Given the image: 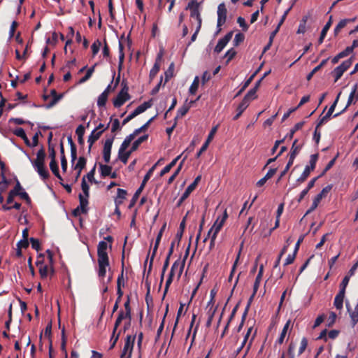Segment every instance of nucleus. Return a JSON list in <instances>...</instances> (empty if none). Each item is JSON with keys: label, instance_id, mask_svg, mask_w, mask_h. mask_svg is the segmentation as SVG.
<instances>
[{"label": "nucleus", "instance_id": "1", "mask_svg": "<svg viewBox=\"0 0 358 358\" xmlns=\"http://www.w3.org/2000/svg\"><path fill=\"white\" fill-rule=\"evenodd\" d=\"M46 153L43 147H42L36 153V158L31 160L32 166L38 173L41 178L45 180L49 178L50 173L45 165Z\"/></svg>", "mask_w": 358, "mask_h": 358}, {"label": "nucleus", "instance_id": "2", "mask_svg": "<svg viewBox=\"0 0 358 358\" xmlns=\"http://www.w3.org/2000/svg\"><path fill=\"white\" fill-rule=\"evenodd\" d=\"M122 85H123L122 90L113 101V106L115 108L121 107L127 101L129 100L131 98L129 94L128 93L129 87L127 84L122 81Z\"/></svg>", "mask_w": 358, "mask_h": 358}, {"label": "nucleus", "instance_id": "3", "mask_svg": "<svg viewBox=\"0 0 358 358\" xmlns=\"http://www.w3.org/2000/svg\"><path fill=\"white\" fill-rule=\"evenodd\" d=\"M217 31L215 34H218L222 31V26L226 22L227 10L224 3H221L217 7Z\"/></svg>", "mask_w": 358, "mask_h": 358}, {"label": "nucleus", "instance_id": "4", "mask_svg": "<svg viewBox=\"0 0 358 358\" xmlns=\"http://www.w3.org/2000/svg\"><path fill=\"white\" fill-rule=\"evenodd\" d=\"M186 10H190V17L196 20L197 26H201L202 19L199 12V3L195 0H192L187 6Z\"/></svg>", "mask_w": 358, "mask_h": 358}, {"label": "nucleus", "instance_id": "5", "mask_svg": "<svg viewBox=\"0 0 358 358\" xmlns=\"http://www.w3.org/2000/svg\"><path fill=\"white\" fill-rule=\"evenodd\" d=\"M136 340V335H127L125 339L124 345L123 348V350L121 353L120 358H124V357H129V358L131 357V354L133 351V348L134 345V342Z\"/></svg>", "mask_w": 358, "mask_h": 358}, {"label": "nucleus", "instance_id": "6", "mask_svg": "<svg viewBox=\"0 0 358 358\" xmlns=\"http://www.w3.org/2000/svg\"><path fill=\"white\" fill-rule=\"evenodd\" d=\"M331 189H332L331 185H329L326 186L325 187H324L322 189V191L318 194H317L315 196V197L314 198L312 205H311L310 208L306 212V214H308V213H311L312 211H313L314 210H315L317 208V207L318 206L320 201L324 197L326 196V195L331 191Z\"/></svg>", "mask_w": 358, "mask_h": 358}, {"label": "nucleus", "instance_id": "7", "mask_svg": "<svg viewBox=\"0 0 358 358\" xmlns=\"http://www.w3.org/2000/svg\"><path fill=\"white\" fill-rule=\"evenodd\" d=\"M228 217V214L227 212V210L224 211L223 215L222 217H218L216 221L215 222L213 227L210 229V230L208 232V235L210 236V234H215V236H217L218 233L222 228L226 220Z\"/></svg>", "mask_w": 358, "mask_h": 358}, {"label": "nucleus", "instance_id": "8", "mask_svg": "<svg viewBox=\"0 0 358 358\" xmlns=\"http://www.w3.org/2000/svg\"><path fill=\"white\" fill-rule=\"evenodd\" d=\"M115 139V136L108 138L104 143L103 149V158L106 163H109L110 160V153L112 145Z\"/></svg>", "mask_w": 358, "mask_h": 358}, {"label": "nucleus", "instance_id": "9", "mask_svg": "<svg viewBox=\"0 0 358 358\" xmlns=\"http://www.w3.org/2000/svg\"><path fill=\"white\" fill-rule=\"evenodd\" d=\"M165 228H166V224H164L162 227V228L160 229V230H159V233L157 234V236L156 238L155 243V245H154V248H153V250H152V256H151V258H150V261L148 273H150L151 271L152 266V262H153L154 258L155 257V255L157 253V249H158L159 245L160 243V241H161V239H162V235H163V233H164V231Z\"/></svg>", "mask_w": 358, "mask_h": 358}, {"label": "nucleus", "instance_id": "10", "mask_svg": "<svg viewBox=\"0 0 358 358\" xmlns=\"http://www.w3.org/2000/svg\"><path fill=\"white\" fill-rule=\"evenodd\" d=\"M350 62H343L339 66L336 67L333 71L335 79L334 82H337L343 76L345 71L350 68Z\"/></svg>", "mask_w": 358, "mask_h": 358}, {"label": "nucleus", "instance_id": "11", "mask_svg": "<svg viewBox=\"0 0 358 358\" xmlns=\"http://www.w3.org/2000/svg\"><path fill=\"white\" fill-rule=\"evenodd\" d=\"M108 244L106 242L101 241L97 246L98 259H109L107 253Z\"/></svg>", "mask_w": 358, "mask_h": 358}, {"label": "nucleus", "instance_id": "12", "mask_svg": "<svg viewBox=\"0 0 358 358\" xmlns=\"http://www.w3.org/2000/svg\"><path fill=\"white\" fill-rule=\"evenodd\" d=\"M184 267L185 260H180L178 259L173 264L169 273H172L174 275L175 273L178 272V278H180L182 273Z\"/></svg>", "mask_w": 358, "mask_h": 358}, {"label": "nucleus", "instance_id": "13", "mask_svg": "<svg viewBox=\"0 0 358 358\" xmlns=\"http://www.w3.org/2000/svg\"><path fill=\"white\" fill-rule=\"evenodd\" d=\"M357 87H358L357 84H355L354 85L353 89H352V92H350V94L349 95L348 100V102H347V104H346L345 107L341 112L334 114L333 115L334 117H338L339 115H341V114L345 113L346 111V110L348 109V108L352 103H355V101H354V98H355V96L356 94V91H357Z\"/></svg>", "mask_w": 358, "mask_h": 358}, {"label": "nucleus", "instance_id": "14", "mask_svg": "<svg viewBox=\"0 0 358 358\" xmlns=\"http://www.w3.org/2000/svg\"><path fill=\"white\" fill-rule=\"evenodd\" d=\"M109 125L110 122L106 125V128L103 130H101L99 131H96V129H94L88 137L87 142L89 143V144L93 145V144L101 137L103 132L108 129Z\"/></svg>", "mask_w": 358, "mask_h": 358}, {"label": "nucleus", "instance_id": "15", "mask_svg": "<svg viewBox=\"0 0 358 358\" xmlns=\"http://www.w3.org/2000/svg\"><path fill=\"white\" fill-rule=\"evenodd\" d=\"M99 272L98 275L103 278L106 273V268L109 266V259H98Z\"/></svg>", "mask_w": 358, "mask_h": 358}, {"label": "nucleus", "instance_id": "16", "mask_svg": "<svg viewBox=\"0 0 358 358\" xmlns=\"http://www.w3.org/2000/svg\"><path fill=\"white\" fill-rule=\"evenodd\" d=\"M152 100L150 99L148 101H145L143 103L138 106L133 112L136 115V116L138 115L139 114L145 112L147 109L150 108L152 106Z\"/></svg>", "mask_w": 358, "mask_h": 358}, {"label": "nucleus", "instance_id": "17", "mask_svg": "<svg viewBox=\"0 0 358 358\" xmlns=\"http://www.w3.org/2000/svg\"><path fill=\"white\" fill-rule=\"evenodd\" d=\"M50 95L52 96V101L47 105V108H50L54 106L63 97V94H58L55 90L50 91Z\"/></svg>", "mask_w": 358, "mask_h": 358}, {"label": "nucleus", "instance_id": "18", "mask_svg": "<svg viewBox=\"0 0 358 358\" xmlns=\"http://www.w3.org/2000/svg\"><path fill=\"white\" fill-rule=\"evenodd\" d=\"M248 106L249 103H248L246 100H242L236 108L237 113L234 117L233 120H238L241 117L242 113L244 112V110L248 107Z\"/></svg>", "mask_w": 358, "mask_h": 358}, {"label": "nucleus", "instance_id": "19", "mask_svg": "<svg viewBox=\"0 0 358 358\" xmlns=\"http://www.w3.org/2000/svg\"><path fill=\"white\" fill-rule=\"evenodd\" d=\"M161 58H162V55H159L157 56V58L156 59L155 64L153 65L152 68L151 69V70L150 71L149 76H150V79L151 80L157 76V74L159 71L160 65H159V61L161 60Z\"/></svg>", "mask_w": 358, "mask_h": 358}, {"label": "nucleus", "instance_id": "20", "mask_svg": "<svg viewBox=\"0 0 358 358\" xmlns=\"http://www.w3.org/2000/svg\"><path fill=\"white\" fill-rule=\"evenodd\" d=\"M298 139H295L292 143V148H291V152L289 153V157L290 159L294 160L296 155L299 152L300 150L301 149L302 145H298Z\"/></svg>", "mask_w": 358, "mask_h": 358}, {"label": "nucleus", "instance_id": "21", "mask_svg": "<svg viewBox=\"0 0 358 358\" xmlns=\"http://www.w3.org/2000/svg\"><path fill=\"white\" fill-rule=\"evenodd\" d=\"M334 106H331L329 107L328 111H327L326 115L320 119V120L317 122V127H320L322 124L326 123L330 119L331 116L332 115V114L336 108Z\"/></svg>", "mask_w": 358, "mask_h": 358}, {"label": "nucleus", "instance_id": "22", "mask_svg": "<svg viewBox=\"0 0 358 358\" xmlns=\"http://www.w3.org/2000/svg\"><path fill=\"white\" fill-rule=\"evenodd\" d=\"M345 294V293L338 292V293L336 295L334 298V305L338 310L343 308Z\"/></svg>", "mask_w": 358, "mask_h": 358}, {"label": "nucleus", "instance_id": "23", "mask_svg": "<svg viewBox=\"0 0 358 358\" xmlns=\"http://www.w3.org/2000/svg\"><path fill=\"white\" fill-rule=\"evenodd\" d=\"M78 197H79L80 205L78 206V208H80V210H81L83 214H86L88 210V208H87V205L89 203L88 199L85 198L81 194H79Z\"/></svg>", "mask_w": 358, "mask_h": 358}, {"label": "nucleus", "instance_id": "24", "mask_svg": "<svg viewBox=\"0 0 358 358\" xmlns=\"http://www.w3.org/2000/svg\"><path fill=\"white\" fill-rule=\"evenodd\" d=\"M310 15H306L303 16L301 20L300 21L298 29L296 33L300 34H304L306 31V23L308 20L309 19Z\"/></svg>", "mask_w": 358, "mask_h": 358}, {"label": "nucleus", "instance_id": "25", "mask_svg": "<svg viewBox=\"0 0 358 358\" xmlns=\"http://www.w3.org/2000/svg\"><path fill=\"white\" fill-rule=\"evenodd\" d=\"M49 166L51 171L55 175V176L59 180H63L59 173V166L57 161H50Z\"/></svg>", "mask_w": 358, "mask_h": 358}, {"label": "nucleus", "instance_id": "26", "mask_svg": "<svg viewBox=\"0 0 358 358\" xmlns=\"http://www.w3.org/2000/svg\"><path fill=\"white\" fill-rule=\"evenodd\" d=\"M148 134H145V135H143V136H142L139 137L137 140H136V141L133 143V144H132V145H131V148H130L131 151L132 152H134V151H136V150L138 148V147L140 146V145H141L142 143H143L144 141H147V140H148Z\"/></svg>", "mask_w": 358, "mask_h": 358}, {"label": "nucleus", "instance_id": "27", "mask_svg": "<svg viewBox=\"0 0 358 358\" xmlns=\"http://www.w3.org/2000/svg\"><path fill=\"white\" fill-rule=\"evenodd\" d=\"M263 272H264V266L262 264L259 266V273L255 278V283L253 285V289H255V293H257V292L259 289V284H260V282L262 280V277L263 275Z\"/></svg>", "mask_w": 358, "mask_h": 358}, {"label": "nucleus", "instance_id": "28", "mask_svg": "<svg viewBox=\"0 0 358 358\" xmlns=\"http://www.w3.org/2000/svg\"><path fill=\"white\" fill-rule=\"evenodd\" d=\"M36 265L39 266V273L41 278H45L48 275V266L43 265V261H37Z\"/></svg>", "mask_w": 358, "mask_h": 358}, {"label": "nucleus", "instance_id": "29", "mask_svg": "<svg viewBox=\"0 0 358 358\" xmlns=\"http://www.w3.org/2000/svg\"><path fill=\"white\" fill-rule=\"evenodd\" d=\"M185 220H186V217H185L182 219V220L181 221V222L180 224L179 229L176 236L175 239L177 240L178 244H179V243L180 242V240H181L183 233H184V230L185 228Z\"/></svg>", "mask_w": 358, "mask_h": 358}, {"label": "nucleus", "instance_id": "30", "mask_svg": "<svg viewBox=\"0 0 358 358\" xmlns=\"http://www.w3.org/2000/svg\"><path fill=\"white\" fill-rule=\"evenodd\" d=\"M100 168V173L101 177L105 178L106 176H109L110 175V172L112 171V166L106 165V164H99Z\"/></svg>", "mask_w": 358, "mask_h": 358}, {"label": "nucleus", "instance_id": "31", "mask_svg": "<svg viewBox=\"0 0 358 358\" xmlns=\"http://www.w3.org/2000/svg\"><path fill=\"white\" fill-rule=\"evenodd\" d=\"M305 124L304 121L299 122L296 123L294 127L290 130L289 133L285 137V138H289V139H292L294 136V134L298 130L301 129Z\"/></svg>", "mask_w": 358, "mask_h": 358}, {"label": "nucleus", "instance_id": "32", "mask_svg": "<svg viewBox=\"0 0 358 358\" xmlns=\"http://www.w3.org/2000/svg\"><path fill=\"white\" fill-rule=\"evenodd\" d=\"M132 152L131 150L128 151L124 152H120V150L118 151V158L124 164H126L128 162V159L131 155Z\"/></svg>", "mask_w": 358, "mask_h": 358}, {"label": "nucleus", "instance_id": "33", "mask_svg": "<svg viewBox=\"0 0 358 358\" xmlns=\"http://www.w3.org/2000/svg\"><path fill=\"white\" fill-rule=\"evenodd\" d=\"M289 325H290V320H288L286 324H285L282 331H281V334L280 335V337L278 338V339L277 340V343H279V344H282L284 341V339L286 336V334H287V332L288 331V329L289 327Z\"/></svg>", "mask_w": 358, "mask_h": 358}, {"label": "nucleus", "instance_id": "34", "mask_svg": "<svg viewBox=\"0 0 358 358\" xmlns=\"http://www.w3.org/2000/svg\"><path fill=\"white\" fill-rule=\"evenodd\" d=\"M86 164V158L85 157H80L73 169L74 170H79L80 172H82V170L85 167Z\"/></svg>", "mask_w": 358, "mask_h": 358}, {"label": "nucleus", "instance_id": "35", "mask_svg": "<svg viewBox=\"0 0 358 358\" xmlns=\"http://www.w3.org/2000/svg\"><path fill=\"white\" fill-rule=\"evenodd\" d=\"M126 318H128V317H126V314L124 313V312L122 310H121L119 312L115 322V324H114V327H113L115 329V331L117 330V328L120 325L122 321Z\"/></svg>", "mask_w": 358, "mask_h": 358}, {"label": "nucleus", "instance_id": "36", "mask_svg": "<svg viewBox=\"0 0 358 358\" xmlns=\"http://www.w3.org/2000/svg\"><path fill=\"white\" fill-rule=\"evenodd\" d=\"M257 91V90H256L255 89H254L252 87L245 95V96L243 97V100H246V101L250 103V101L251 100H253V99L257 98V95H256Z\"/></svg>", "mask_w": 358, "mask_h": 358}, {"label": "nucleus", "instance_id": "37", "mask_svg": "<svg viewBox=\"0 0 358 358\" xmlns=\"http://www.w3.org/2000/svg\"><path fill=\"white\" fill-rule=\"evenodd\" d=\"M199 85V78L198 76H196L194 78V80L189 89V94H195L198 90Z\"/></svg>", "mask_w": 358, "mask_h": 358}, {"label": "nucleus", "instance_id": "38", "mask_svg": "<svg viewBox=\"0 0 358 358\" xmlns=\"http://www.w3.org/2000/svg\"><path fill=\"white\" fill-rule=\"evenodd\" d=\"M318 157V154H313L310 155V159L309 162L310 165L306 166V168H308L310 171H313L315 169Z\"/></svg>", "mask_w": 358, "mask_h": 358}, {"label": "nucleus", "instance_id": "39", "mask_svg": "<svg viewBox=\"0 0 358 358\" xmlns=\"http://www.w3.org/2000/svg\"><path fill=\"white\" fill-rule=\"evenodd\" d=\"M124 251L122 252V271H121V273L119 275L118 278H117V286H124V276H123V273H124Z\"/></svg>", "mask_w": 358, "mask_h": 358}, {"label": "nucleus", "instance_id": "40", "mask_svg": "<svg viewBox=\"0 0 358 358\" xmlns=\"http://www.w3.org/2000/svg\"><path fill=\"white\" fill-rule=\"evenodd\" d=\"M124 59V46L122 43L120 42L119 43V64L118 68L120 71L122 69V66L123 65Z\"/></svg>", "mask_w": 358, "mask_h": 358}, {"label": "nucleus", "instance_id": "41", "mask_svg": "<svg viewBox=\"0 0 358 358\" xmlns=\"http://www.w3.org/2000/svg\"><path fill=\"white\" fill-rule=\"evenodd\" d=\"M95 66H96V64H94V66H92L90 69H88L85 76H83L82 78H80V80H79V82H78L79 84H81V83H83L86 82L87 80H88L91 78L92 73L94 71Z\"/></svg>", "mask_w": 358, "mask_h": 358}, {"label": "nucleus", "instance_id": "42", "mask_svg": "<svg viewBox=\"0 0 358 358\" xmlns=\"http://www.w3.org/2000/svg\"><path fill=\"white\" fill-rule=\"evenodd\" d=\"M108 96L106 94V92H102L98 97L97 106L99 107L105 106L108 100Z\"/></svg>", "mask_w": 358, "mask_h": 358}, {"label": "nucleus", "instance_id": "43", "mask_svg": "<svg viewBox=\"0 0 358 358\" xmlns=\"http://www.w3.org/2000/svg\"><path fill=\"white\" fill-rule=\"evenodd\" d=\"M350 278H351V276H349L348 274L343 278V279L339 286V288H340L339 292H343V293L345 294V289L349 283Z\"/></svg>", "mask_w": 358, "mask_h": 358}, {"label": "nucleus", "instance_id": "44", "mask_svg": "<svg viewBox=\"0 0 358 358\" xmlns=\"http://www.w3.org/2000/svg\"><path fill=\"white\" fill-rule=\"evenodd\" d=\"M174 63L171 62L168 69L165 71V83H167L171 78L173 76Z\"/></svg>", "mask_w": 358, "mask_h": 358}, {"label": "nucleus", "instance_id": "45", "mask_svg": "<svg viewBox=\"0 0 358 358\" xmlns=\"http://www.w3.org/2000/svg\"><path fill=\"white\" fill-rule=\"evenodd\" d=\"M189 108H190V106H186V104H184L182 107L178 108V110L177 111V115L176 117V119L185 116L189 111Z\"/></svg>", "mask_w": 358, "mask_h": 358}, {"label": "nucleus", "instance_id": "46", "mask_svg": "<svg viewBox=\"0 0 358 358\" xmlns=\"http://www.w3.org/2000/svg\"><path fill=\"white\" fill-rule=\"evenodd\" d=\"M216 310H217V307H213V306H212L209 309V310L208 312V318L206 324V326L207 327H210Z\"/></svg>", "mask_w": 358, "mask_h": 358}, {"label": "nucleus", "instance_id": "47", "mask_svg": "<svg viewBox=\"0 0 358 358\" xmlns=\"http://www.w3.org/2000/svg\"><path fill=\"white\" fill-rule=\"evenodd\" d=\"M348 24V20L345 19L341 20L334 28V35L337 36L341 30Z\"/></svg>", "mask_w": 358, "mask_h": 358}, {"label": "nucleus", "instance_id": "48", "mask_svg": "<svg viewBox=\"0 0 358 358\" xmlns=\"http://www.w3.org/2000/svg\"><path fill=\"white\" fill-rule=\"evenodd\" d=\"M81 188H82V190L85 196V198L88 199L90 196V187L86 182L85 176H84L82 179Z\"/></svg>", "mask_w": 358, "mask_h": 358}, {"label": "nucleus", "instance_id": "49", "mask_svg": "<svg viewBox=\"0 0 358 358\" xmlns=\"http://www.w3.org/2000/svg\"><path fill=\"white\" fill-rule=\"evenodd\" d=\"M155 116L151 117L145 124H144L143 126H141V127L136 129L134 130V131L136 132V134L137 135H138L141 132H144L149 127L150 123L153 121V120L155 119Z\"/></svg>", "mask_w": 358, "mask_h": 358}, {"label": "nucleus", "instance_id": "50", "mask_svg": "<svg viewBox=\"0 0 358 358\" xmlns=\"http://www.w3.org/2000/svg\"><path fill=\"white\" fill-rule=\"evenodd\" d=\"M124 306L125 309L124 313L126 314V317H128V319L130 320L131 318V310L130 307V298L129 296H127V300L125 301Z\"/></svg>", "mask_w": 358, "mask_h": 358}, {"label": "nucleus", "instance_id": "51", "mask_svg": "<svg viewBox=\"0 0 358 358\" xmlns=\"http://www.w3.org/2000/svg\"><path fill=\"white\" fill-rule=\"evenodd\" d=\"M310 172L311 171L309 170L308 168L305 167L302 174L296 180V182H300V183L303 182L308 178Z\"/></svg>", "mask_w": 358, "mask_h": 358}, {"label": "nucleus", "instance_id": "52", "mask_svg": "<svg viewBox=\"0 0 358 358\" xmlns=\"http://www.w3.org/2000/svg\"><path fill=\"white\" fill-rule=\"evenodd\" d=\"M350 317L352 322V327L358 322V303L356 305L354 311L350 313Z\"/></svg>", "mask_w": 358, "mask_h": 358}, {"label": "nucleus", "instance_id": "53", "mask_svg": "<svg viewBox=\"0 0 358 358\" xmlns=\"http://www.w3.org/2000/svg\"><path fill=\"white\" fill-rule=\"evenodd\" d=\"M173 274L169 273V276H168V278H167L166 284H165L164 294H163V297H162L163 299H164L166 293L168 292L169 288L173 282Z\"/></svg>", "mask_w": 358, "mask_h": 358}, {"label": "nucleus", "instance_id": "54", "mask_svg": "<svg viewBox=\"0 0 358 358\" xmlns=\"http://www.w3.org/2000/svg\"><path fill=\"white\" fill-rule=\"evenodd\" d=\"M227 43H225V41L222 38H220L218 41L216 46L214 49V51L217 53H220L224 48V47L227 45Z\"/></svg>", "mask_w": 358, "mask_h": 358}, {"label": "nucleus", "instance_id": "55", "mask_svg": "<svg viewBox=\"0 0 358 358\" xmlns=\"http://www.w3.org/2000/svg\"><path fill=\"white\" fill-rule=\"evenodd\" d=\"M245 39V36L242 33H238L235 35L234 39V45L238 46L240 43L243 42Z\"/></svg>", "mask_w": 358, "mask_h": 358}, {"label": "nucleus", "instance_id": "56", "mask_svg": "<svg viewBox=\"0 0 358 358\" xmlns=\"http://www.w3.org/2000/svg\"><path fill=\"white\" fill-rule=\"evenodd\" d=\"M101 45V43L99 40H96L92 43L91 48L93 56L96 55L99 52Z\"/></svg>", "mask_w": 358, "mask_h": 358}, {"label": "nucleus", "instance_id": "57", "mask_svg": "<svg viewBox=\"0 0 358 358\" xmlns=\"http://www.w3.org/2000/svg\"><path fill=\"white\" fill-rule=\"evenodd\" d=\"M141 193V192H140V190H136V192L133 195V197L131 199L130 203L129 204V206H128L129 209L132 208L135 206V204H136V201H137V200H138Z\"/></svg>", "mask_w": 358, "mask_h": 358}, {"label": "nucleus", "instance_id": "58", "mask_svg": "<svg viewBox=\"0 0 358 358\" xmlns=\"http://www.w3.org/2000/svg\"><path fill=\"white\" fill-rule=\"evenodd\" d=\"M236 51L234 48H231L225 53L224 57L227 58V64H228L231 59L236 55Z\"/></svg>", "mask_w": 358, "mask_h": 358}, {"label": "nucleus", "instance_id": "59", "mask_svg": "<svg viewBox=\"0 0 358 358\" xmlns=\"http://www.w3.org/2000/svg\"><path fill=\"white\" fill-rule=\"evenodd\" d=\"M336 317H337V315L334 312L330 313L329 316L327 319V326L328 327H331L334 324L336 320Z\"/></svg>", "mask_w": 358, "mask_h": 358}, {"label": "nucleus", "instance_id": "60", "mask_svg": "<svg viewBox=\"0 0 358 358\" xmlns=\"http://www.w3.org/2000/svg\"><path fill=\"white\" fill-rule=\"evenodd\" d=\"M308 345V340L306 338L303 337L301 341L300 347L299 349L298 355H301L305 351L306 348Z\"/></svg>", "mask_w": 358, "mask_h": 358}, {"label": "nucleus", "instance_id": "61", "mask_svg": "<svg viewBox=\"0 0 358 358\" xmlns=\"http://www.w3.org/2000/svg\"><path fill=\"white\" fill-rule=\"evenodd\" d=\"M57 38H58L57 34L55 31H54L52 34V38H47L46 43L55 46V45H56V44L57 43Z\"/></svg>", "mask_w": 358, "mask_h": 358}, {"label": "nucleus", "instance_id": "62", "mask_svg": "<svg viewBox=\"0 0 358 358\" xmlns=\"http://www.w3.org/2000/svg\"><path fill=\"white\" fill-rule=\"evenodd\" d=\"M29 241L31 244V248L33 249L36 250V251L41 250V248L38 239L35 238H31Z\"/></svg>", "mask_w": 358, "mask_h": 358}, {"label": "nucleus", "instance_id": "63", "mask_svg": "<svg viewBox=\"0 0 358 358\" xmlns=\"http://www.w3.org/2000/svg\"><path fill=\"white\" fill-rule=\"evenodd\" d=\"M120 121L118 119H114L112 123L111 132L115 133L117 131L120 130Z\"/></svg>", "mask_w": 358, "mask_h": 358}, {"label": "nucleus", "instance_id": "64", "mask_svg": "<svg viewBox=\"0 0 358 358\" xmlns=\"http://www.w3.org/2000/svg\"><path fill=\"white\" fill-rule=\"evenodd\" d=\"M237 22L244 31H246L248 29V25L246 24L243 17H238L237 19Z\"/></svg>", "mask_w": 358, "mask_h": 358}]
</instances>
